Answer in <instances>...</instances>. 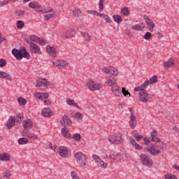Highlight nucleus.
<instances>
[{
	"label": "nucleus",
	"instance_id": "nucleus-51",
	"mask_svg": "<svg viewBox=\"0 0 179 179\" xmlns=\"http://www.w3.org/2000/svg\"><path fill=\"white\" fill-rule=\"evenodd\" d=\"M38 4V3L37 1L31 2L29 3V8H31V9H34Z\"/></svg>",
	"mask_w": 179,
	"mask_h": 179
},
{
	"label": "nucleus",
	"instance_id": "nucleus-47",
	"mask_svg": "<svg viewBox=\"0 0 179 179\" xmlns=\"http://www.w3.org/2000/svg\"><path fill=\"white\" fill-rule=\"evenodd\" d=\"M134 138H135L136 141H137V142H139L140 139H142V138H143V136L141 135V134L139 133H135L133 134Z\"/></svg>",
	"mask_w": 179,
	"mask_h": 179
},
{
	"label": "nucleus",
	"instance_id": "nucleus-40",
	"mask_svg": "<svg viewBox=\"0 0 179 179\" xmlns=\"http://www.w3.org/2000/svg\"><path fill=\"white\" fill-rule=\"evenodd\" d=\"M17 100L20 106H24L27 103V100L23 97H19Z\"/></svg>",
	"mask_w": 179,
	"mask_h": 179
},
{
	"label": "nucleus",
	"instance_id": "nucleus-56",
	"mask_svg": "<svg viewBox=\"0 0 179 179\" xmlns=\"http://www.w3.org/2000/svg\"><path fill=\"white\" fill-rule=\"evenodd\" d=\"M3 175L6 178H9V177H10L12 176V173H10L9 170H7V171H6L5 172L3 173Z\"/></svg>",
	"mask_w": 179,
	"mask_h": 179
},
{
	"label": "nucleus",
	"instance_id": "nucleus-22",
	"mask_svg": "<svg viewBox=\"0 0 179 179\" xmlns=\"http://www.w3.org/2000/svg\"><path fill=\"white\" fill-rule=\"evenodd\" d=\"M150 136L152 142H155L156 143L160 142V138L157 137V131L156 130H153L152 132L150 133Z\"/></svg>",
	"mask_w": 179,
	"mask_h": 179
},
{
	"label": "nucleus",
	"instance_id": "nucleus-18",
	"mask_svg": "<svg viewBox=\"0 0 179 179\" xmlns=\"http://www.w3.org/2000/svg\"><path fill=\"white\" fill-rule=\"evenodd\" d=\"M62 135L66 139H72V135L69 133L68 127L65 126L62 129Z\"/></svg>",
	"mask_w": 179,
	"mask_h": 179
},
{
	"label": "nucleus",
	"instance_id": "nucleus-10",
	"mask_svg": "<svg viewBox=\"0 0 179 179\" xmlns=\"http://www.w3.org/2000/svg\"><path fill=\"white\" fill-rule=\"evenodd\" d=\"M50 85H51V83L50 81H47V79L39 78L36 80V87H41V86L47 87V86H50Z\"/></svg>",
	"mask_w": 179,
	"mask_h": 179
},
{
	"label": "nucleus",
	"instance_id": "nucleus-28",
	"mask_svg": "<svg viewBox=\"0 0 179 179\" xmlns=\"http://www.w3.org/2000/svg\"><path fill=\"white\" fill-rule=\"evenodd\" d=\"M130 143L136 150H142V149H143V148L141 145L138 144L134 139L130 141Z\"/></svg>",
	"mask_w": 179,
	"mask_h": 179
},
{
	"label": "nucleus",
	"instance_id": "nucleus-15",
	"mask_svg": "<svg viewBox=\"0 0 179 179\" xmlns=\"http://www.w3.org/2000/svg\"><path fill=\"white\" fill-rule=\"evenodd\" d=\"M22 127H24L25 131H29V129H31V128H33V121H31V120L30 119L24 120L22 122Z\"/></svg>",
	"mask_w": 179,
	"mask_h": 179
},
{
	"label": "nucleus",
	"instance_id": "nucleus-32",
	"mask_svg": "<svg viewBox=\"0 0 179 179\" xmlns=\"http://www.w3.org/2000/svg\"><path fill=\"white\" fill-rule=\"evenodd\" d=\"M22 58H26V59H30L31 58L30 54L26 50V48H22Z\"/></svg>",
	"mask_w": 179,
	"mask_h": 179
},
{
	"label": "nucleus",
	"instance_id": "nucleus-52",
	"mask_svg": "<svg viewBox=\"0 0 179 179\" xmlns=\"http://www.w3.org/2000/svg\"><path fill=\"white\" fill-rule=\"evenodd\" d=\"M165 179H177V176L173 175V174H167L164 176Z\"/></svg>",
	"mask_w": 179,
	"mask_h": 179
},
{
	"label": "nucleus",
	"instance_id": "nucleus-17",
	"mask_svg": "<svg viewBox=\"0 0 179 179\" xmlns=\"http://www.w3.org/2000/svg\"><path fill=\"white\" fill-rule=\"evenodd\" d=\"M15 117L10 116L6 124V127H7L8 129H11L13 127H15Z\"/></svg>",
	"mask_w": 179,
	"mask_h": 179
},
{
	"label": "nucleus",
	"instance_id": "nucleus-29",
	"mask_svg": "<svg viewBox=\"0 0 179 179\" xmlns=\"http://www.w3.org/2000/svg\"><path fill=\"white\" fill-rule=\"evenodd\" d=\"M129 124L130 125V128H131V129H134V128L136 127V124H137L136 116L130 117V121Z\"/></svg>",
	"mask_w": 179,
	"mask_h": 179
},
{
	"label": "nucleus",
	"instance_id": "nucleus-49",
	"mask_svg": "<svg viewBox=\"0 0 179 179\" xmlns=\"http://www.w3.org/2000/svg\"><path fill=\"white\" fill-rule=\"evenodd\" d=\"M17 29H23V27H24V22H23V21L18 20L17 22Z\"/></svg>",
	"mask_w": 179,
	"mask_h": 179
},
{
	"label": "nucleus",
	"instance_id": "nucleus-24",
	"mask_svg": "<svg viewBox=\"0 0 179 179\" xmlns=\"http://www.w3.org/2000/svg\"><path fill=\"white\" fill-rule=\"evenodd\" d=\"M112 92L114 93L115 96H122V92H121V88L118 86V85H115L112 88Z\"/></svg>",
	"mask_w": 179,
	"mask_h": 179
},
{
	"label": "nucleus",
	"instance_id": "nucleus-4",
	"mask_svg": "<svg viewBox=\"0 0 179 179\" xmlns=\"http://www.w3.org/2000/svg\"><path fill=\"white\" fill-rule=\"evenodd\" d=\"M88 89L94 92V90H100L101 89V83H96V82L93 80L88 81L87 83Z\"/></svg>",
	"mask_w": 179,
	"mask_h": 179
},
{
	"label": "nucleus",
	"instance_id": "nucleus-45",
	"mask_svg": "<svg viewBox=\"0 0 179 179\" xmlns=\"http://www.w3.org/2000/svg\"><path fill=\"white\" fill-rule=\"evenodd\" d=\"M15 16L20 17V16H24V11L23 10H17L15 12Z\"/></svg>",
	"mask_w": 179,
	"mask_h": 179
},
{
	"label": "nucleus",
	"instance_id": "nucleus-50",
	"mask_svg": "<svg viewBox=\"0 0 179 179\" xmlns=\"http://www.w3.org/2000/svg\"><path fill=\"white\" fill-rule=\"evenodd\" d=\"M111 163H114L115 162V152H110L109 155Z\"/></svg>",
	"mask_w": 179,
	"mask_h": 179
},
{
	"label": "nucleus",
	"instance_id": "nucleus-19",
	"mask_svg": "<svg viewBox=\"0 0 179 179\" xmlns=\"http://www.w3.org/2000/svg\"><path fill=\"white\" fill-rule=\"evenodd\" d=\"M34 96L36 99H38V100H45V99H48V94L44 93V92H36L34 94Z\"/></svg>",
	"mask_w": 179,
	"mask_h": 179
},
{
	"label": "nucleus",
	"instance_id": "nucleus-64",
	"mask_svg": "<svg viewBox=\"0 0 179 179\" xmlns=\"http://www.w3.org/2000/svg\"><path fill=\"white\" fill-rule=\"evenodd\" d=\"M143 141L145 145H149V143H150V141H149V138H144Z\"/></svg>",
	"mask_w": 179,
	"mask_h": 179
},
{
	"label": "nucleus",
	"instance_id": "nucleus-23",
	"mask_svg": "<svg viewBox=\"0 0 179 179\" xmlns=\"http://www.w3.org/2000/svg\"><path fill=\"white\" fill-rule=\"evenodd\" d=\"M41 6H40L38 3L37 6L34 9L36 10V12H41L42 13H51V12L53 11L52 8L49 10H43V9H41Z\"/></svg>",
	"mask_w": 179,
	"mask_h": 179
},
{
	"label": "nucleus",
	"instance_id": "nucleus-46",
	"mask_svg": "<svg viewBox=\"0 0 179 179\" xmlns=\"http://www.w3.org/2000/svg\"><path fill=\"white\" fill-rule=\"evenodd\" d=\"M82 136H80V134H74L73 135V139L76 141V142H79L80 141Z\"/></svg>",
	"mask_w": 179,
	"mask_h": 179
},
{
	"label": "nucleus",
	"instance_id": "nucleus-58",
	"mask_svg": "<svg viewBox=\"0 0 179 179\" xmlns=\"http://www.w3.org/2000/svg\"><path fill=\"white\" fill-rule=\"evenodd\" d=\"M122 94H124V96H131V93H129V92L127 91V90H125V88L122 87Z\"/></svg>",
	"mask_w": 179,
	"mask_h": 179
},
{
	"label": "nucleus",
	"instance_id": "nucleus-16",
	"mask_svg": "<svg viewBox=\"0 0 179 179\" xmlns=\"http://www.w3.org/2000/svg\"><path fill=\"white\" fill-rule=\"evenodd\" d=\"M69 153V152L68 151V148H66L65 146H61L59 148V155L62 157H64V158L68 157Z\"/></svg>",
	"mask_w": 179,
	"mask_h": 179
},
{
	"label": "nucleus",
	"instance_id": "nucleus-62",
	"mask_svg": "<svg viewBox=\"0 0 179 179\" xmlns=\"http://www.w3.org/2000/svg\"><path fill=\"white\" fill-rule=\"evenodd\" d=\"M76 118H78V120H82L83 118V115L80 113H77L75 115Z\"/></svg>",
	"mask_w": 179,
	"mask_h": 179
},
{
	"label": "nucleus",
	"instance_id": "nucleus-57",
	"mask_svg": "<svg viewBox=\"0 0 179 179\" xmlns=\"http://www.w3.org/2000/svg\"><path fill=\"white\" fill-rule=\"evenodd\" d=\"M151 37H152V34L150 32H146L144 36L145 40H150Z\"/></svg>",
	"mask_w": 179,
	"mask_h": 179
},
{
	"label": "nucleus",
	"instance_id": "nucleus-35",
	"mask_svg": "<svg viewBox=\"0 0 179 179\" xmlns=\"http://www.w3.org/2000/svg\"><path fill=\"white\" fill-rule=\"evenodd\" d=\"M113 20L116 23H117V24L122 22V17H121V15H114Z\"/></svg>",
	"mask_w": 179,
	"mask_h": 179
},
{
	"label": "nucleus",
	"instance_id": "nucleus-20",
	"mask_svg": "<svg viewBox=\"0 0 179 179\" xmlns=\"http://www.w3.org/2000/svg\"><path fill=\"white\" fill-rule=\"evenodd\" d=\"M75 34H76V31L74 29H69L64 32V37H65V38H71L73 37Z\"/></svg>",
	"mask_w": 179,
	"mask_h": 179
},
{
	"label": "nucleus",
	"instance_id": "nucleus-36",
	"mask_svg": "<svg viewBox=\"0 0 179 179\" xmlns=\"http://www.w3.org/2000/svg\"><path fill=\"white\" fill-rule=\"evenodd\" d=\"M171 66H174V62H171L170 60L164 62V67L169 69V68H171Z\"/></svg>",
	"mask_w": 179,
	"mask_h": 179
},
{
	"label": "nucleus",
	"instance_id": "nucleus-33",
	"mask_svg": "<svg viewBox=\"0 0 179 179\" xmlns=\"http://www.w3.org/2000/svg\"><path fill=\"white\" fill-rule=\"evenodd\" d=\"M97 16H99L100 17H103V19L105 20L106 23H111V19L108 15L103 14V13H98Z\"/></svg>",
	"mask_w": 179,
	"mask_h": 179
},
{
	"label": "nucleus",
	"instance_id": "nucleus-53",
	"mask_svg": "<svg viewBox=\"0 0 179 179\" xmlns=\"http://www.w3.org/2000/svg\"><path fill=\"white\" fill-rule=\"evenodd\" d=\"M6 66V60L5 59H0V68Z\"/></svg>",
	"mask_w": 179,
	"mask_h": 179
},
{
	"label": "nucleus",
	"instance_id": "nucleus-3",
	"mask_svg": "<svg viewBox=\"0 0 179 179\" xmlns=\"http://www.w3.org/2000/svg\"><path fill=\"white\" fill-rule=\"evenodd\" d=\"M140 159L144 166H146L147 167H152V166H153L152 159H150L148 155L141 154L140 155Z\"/></svg>",
	"mask_w": 179,
	"mask_h": 179
},
{
	"label": "nucleus",
	"instance_id": "nucleus-55",
	"mask_svg": "<svg viewBox=\"0 0 179 179\" xmlns=\"http://www.w3.org/2000/svg\"><path fill=\"white\" fill-rule=\"evenodd\" d=\"M30 40L31 41H38V40H40V38H38L37 36L36 35H31L30 36Z\"/></svg>",
	"mask_w": 179,
	"mask_h": 179
},
{
	"label": "nucleus",
	"instance_id": "nucleus-39",
	"mask_svg": "<svg viewBox=\"0 0 179 179\" xmlns=\"http://www.w3.org/2000/svg\"><path fill=\"white\" fill-rule=\"evenodd\" d=\"M157 83V76H153L149 80V85H155Z\"/></svg>",
	"mask_w": 179,
	"mask_h": 179
},
{
	"label": "nucleus",
	"instance_id": "nucleus-12",
	"mask_svg": "<svg viewBox=\"0 0 179 179\" xmlns=\"http://www.w3.org/2000/svg\"><path fill=\"white\" fill-rule=\"evenodd\" d=\"M60 124L63 126L67 125V127H71L72 125V120H71L68 115H64L60 121Z\"/></svg>",
	"mask_w": 179,
	"mask_h": 179
},
{
	"label": "nucleus",
	"instance_id": "nucleus-11",
	"mask_svg": "<svg viewBox=\"0 0 179 179\" xmlns=\"http://www.w3.org/2000/svg\"><path fill=\"white\" fill-rule=\"evenodd\" d=\"M143 18L146 22L148 30H150V31H152V29H154L155 24H154L153 21H152V19H150L148 15H143Z\"/></svg>",
	"mask_w": 179,
	"mask_h": 179
},
{
	"label": "nucleus",
	"instance_id": "nucleus-60",
	"mask_svg": "<svg viewBox=\"0 0 179 179\" xmlns=\"http://www.w3.org/2000/svg\"><path fill=\"white\" fill-rule=\"evenodd\" d=\"M99 164L101 167H103V169H107V164L105 163L103 161L100 160Z\"/></svg>",
	"mask_w": 179,
	"mask_h": 179
},
{
	"label": "nucleus",
	"instance_id": "nucleus-6",
	"mask_svg": "<svg viewBox=\"0 0 179 179\" xmlns=\"http://www.w3.org/2000/svg\"><path fill=\"white\" fill-rule=\"evenodd\" d=\"M102 71L104 73H109L110 75H113V76H117V75H118V70L113 66L103 67L102 69Z\"/></svg>",
	"mask_w": 179,
	"mask_h": 179
},
{
	"label": "nucleus",
	"instance_id": "nucleus-43",
	"mask_svg": "<svg viewBox=\"0 0 179 179\" xmlns=\"http://www.w3.org/2000/svg\"><path fill=\"white\" fill-rule=\"evenodd\" d=\"M104 2H106V0H99V8L100 12L104 9Z\"/></svg>",
	"mask_w": 179,
	"mask_h": 179
},
{
	"label": "nucleus",
	"instance_id": "nucleus-54",
	"mask_svg": "<svg viewBox=\"0 0 179 179\" xmlns=\"http://www.w3.org/2000/svg\"><path fill=\"white\" fill-rule=\"evenodd\" d=\"M12 0H4L3 1L0 2V8H2V6H5V5H8Z\"/></svg>",
	"mask_w": 179,
	"mask_h": 179
},
{
	"label": "nucleus",
	"instance_id": "nucleus-44",
	"mask_svg": "<svg viewBox=\"0 0 179 179\" xmlns=\"http://www.w3.org/2000/svg\"><path fill=\"white\" fill-rule=\"evenodd\" d=\"M29 142V140L26 138H21L18 140L19 145H25V143H27Z\"/></svg>",
	"mask_w": 179,
	"mask_h": 179
},
{
	"label": "nucleus",
	"instance_id": "nucleus-34",
	"mask_svg": "<svg viewBox=\"0 0 179 179\" xmlns=\"http://www.w3.org/2000/svg\"><path fill=\"white\" fill-rule=\"evenodd\" d=\"M120 13L123 16H129V9L128 7H124L121 9Z\"/></svg>",
	"mask_w": 179,
	"mask_h": 179
},
{
	"label": "nucleus",
	"instance_id": "nucleus-14",
	"mask_svg": "<svg viewBox=\"0 0 179 179\" xmlns=\"http://www.w3.org/2000/svg\"><path fill=\"white\" fill-rule=\"evenodd\" d=\"M107 86H110V87L113 88L115 86H117V81L115 80V78L113 76H109L106 82Z\"/></svg>",
	"mask_w": 179,
	"mask_h": 179
},
{
	"label": "nucleus",
	"instance_id": "nucleus-38",
	"mask_svg": "<svg viewBox=\"0 0 179 179\" xmlns=\"http://www.w3.org/2000/svg\"><path fill=\"white\" fill-rule=\"evenodd\" d=\"M149 86V80H146L143 84L140 85V87L141 88V92H146L145 89H146Z\"/></svg>",
	"mask_w": 179,
	"mask_h": 179
},
{
	"label": "nucleus",
	"instance_id": "nucleus-1",
	"mask_svg": "<svg viewBox=\"0 0 179 179\" xmlns=\"http://www.w3.org/2000/svg\"><path fill=\"white\" fill-rule=\"evenodd\" d=\"M165 148L166 144L162 141H159L155 145H150V148L147 149V150L152 156H157V155H160V153H162V150L163 152Z\"/></svg>",
	"mask_w": 179,
	"mask_h": 179
},
{
	"label": "nucleus",
	"instance_id": "nucleus-2",
	"mask_svg": "<svg viewBox=\"0 0 179 179\" xmlns=\"http://www.w3.org/2000/svg\"><path fill=\"white\" fill-rule=\"evenodd\" d=\"M74 157L76 158L77 163L82 166V167L86 166L87 163V157L82 152H78L74 154Z\"/></svg>",
	"mask_w": 179,
	"mask_h": 179
},
{
	"label": "nucleus",
	"instance_id": "nucleus-13",
	"mask_svg": "<svg viewBox=\"0 0 179 179\" xmlns=\"http://www.w3.org/2000/svg\"><path fill=\"white\" fill-rule=\"evenodd\" d=\"M23 52L22 49V50H17L16 48L13 49L12 54L14 55V57L16 58V59H18L20 61L23 58V56L22 55Z\"/></svg>",
	"mask_w": 179,
	"mask_h": 179
},
{
	"label": "nucleus",
	"instance_id": "nucleus-42",
	"mask_svg": "<svg viewBox=\"0 0 179 179\" xmlns=\"http://www.w3.org/2000/svg\"><path fill=\"white\" fill-rule=\"evenodd\" d=\"M82 36L85 41H87V43H90V36H89V34L82 32Z\"/></svg>",
	"mask_w": 179,
	"mask_h": 179
},
{
	"label": "nucleus",
	"instance_id": "nucleus-5",
	"mask_svg": "<svg viewBox=\"0 0 179 179\" xmlns=\"http://www.w3.org/2000/svg\"><path fill=\"white\" fill-rule=\"evenodd\" d=\"M109 142L110 143H113V145H120V143H122L124 142V139H122V137L119 136H110L108 138Z\"/></svg>",
	"mask_w": 179,
	"mask_h": 179
},
{
	"label": "nucleus",
	"instance_id": "nucleus-27",
	"mask_svg": "<svg viewBox=\"0 0 179 179\" xmlns=\"http://www.w3.org/2000/svg\"><path fill=\"white\" fill-rule=\"evenodd\" d=\"M66 103L69 106H73V107H76V108L80 110V107H79L78 103L75 102V100L69 98L66 99Z\"/></svg>",
	"mask_w": 179,
	"mask_h": 179
},
{
	"label": "nucleus",
	"instance_id": "nucleus-59",
	"mask_svg": "<svg viewBox=\"0 0 179 179\" xmlns=\"http://www.w3.org/2000/svg\"><path fill=\"white\" fill-rule=\"evenodd\" d=\"M38 41V43L41 44V45H45V44H47V41L43 38H40Z\"/></svg>",
	"mask_w": 179,
	"mask_h": 179
},
{
	"label": "nucleus",
	"instance_id": "nucleus-8",
	"mask_svg": "<svg viewBox=\"0 0 179 179\" xmlns=\"http://www.w3.org/2000/svg\"><path fill=\"white\" fill-rule=\"evenodd\" d=\"M27 43L29 44L30 45L29 49L31 51V52H34V54H41V51L40 50V47H38L37 44L33 42H30V41L29 40H27Z\"/></svg>",
	"mask_w": 179,
	"mask_h": 179
},
{
	"label": "nucleus",
	"instance_id": "nucleus-7",
	"mask_svg": "<svg viewBox=\"0 0 179 179\" xmlns=\"http://www.w3.org/2000/svg\"><path fill=\"white\" fill-rule=\"evenodd\" d=\"M53 65L57 66L59 69H65L68 66V62L66 60H56L53 62Z\"/></svg>",
	"mask_w": 179,
	"mask_h": 179
},
{
	"label": "nucleus",
	"instance_id": "nucleus-61",
	"mask_svg": "<svg viewBox=\"0 0 179 179\" xmlns=\"http://www.w3.org/2000/svg\"><path fill=\"white\" fill-rule=\"evenodd\" d=\"M92 157H93L94 160H95V162H96V163H99V162H100V160H101L100 159V157L99 156L96 155H94L92 156Z\"/></svg>",
	"mask_w": 179,
	"mask_h": 179
},
{
	"label": "nucleus",
	"instance_id": "nucleus-9",
	"mask_svg": "<svg viewBox=\"0 0 179 179\" xmlns=\"http://www.w3.org/2000/svg\"><path fill=\"white\" fill-rule=\"evenodd\" d=\"M138 99L142 103H148L149 102V94L146 91H140Z\"/></svg>",
	"mask_w": 179,
	"mask_h": 179
},
{
	"label": "nucleus",
	"instance_id": "nucleus-31",
	"mask_svg": "<svg viewBox=\"0 0 179 179\" xmlns=\"http://www.w3.org/2000/svg\"><path fill=\"white\" fill-rule=\"evenodd\" d=\"M23 113H17L15 116V122L18 124H22V121H23Z\"/></svg>",
	"mask_w": 179,
	"mask_h": 179
},
{
	"label": "nucleus",
	"instance_id": "nucleus-30",
	"mask_svg": "<svg viewBox=\"0 0 179 179\" xmlns=\"http://www.w3.org/2000/svg\"><path fill=\"white\" fill-rule=\"evenodd\" d=\"M71 13H72L74 17H79L82 11L79 8H73L71 10Z\"/></svg>",
	"mask_w": 179,
	"mask_h": 179
},
{
	"label": "nucleus",
	"instance_id": "nucleus-48",
	"mask_svg": "<svg viewBox=\"0 0 179 179\" xmlns=\"http://www.w3.org/2000/svg\"><path fill=\"white\" fill-rule=\"evenodd\" d=\"M131 29L133 30L139 31V30H143V29H145V27H141V25L139 24H136V25H133L131 27Z\"/></svg>",
	"mask_w": 179,
	"mask_h": 179
},
{
	"label": "nucleus",
	"instance_id": "nucleus-26",
	"mask_svg": "<svg viewBox=\"0 0 179 179\" xmlns=\"http://www.w3.org/2000/svg\"><path fill=\"white\" fill-rule=\"evenodd\" d=\"M10 160V155L8 153L0 154L1 162H9Z\"/></svg>",
	"mask_w": 179,
	"mask_h": 179
},
{
	"label": "nucleus",
	"instance_id": "nucleus-41",
	"mask_svg": "<svg viewBox=\"0 0 179 179\" xmlns=\"http://www.w3.org/2000/svg\"><path fill=\"white\" fill-rule=\"evenodd\" d=\"M55 17V14L50 13V14H46L44 15L45 20H50V19H52Z\"/></svg>",
	"mask_w": 179,
	"mask_h": 179
},
{
	"label": "nucleus",
	"instance_id": "nucleus-25",
	"mask_svg": "<svg viewBox=\"0 0 179 179\" xmlns=\"http://www.w3.org/2000/svg\"><path fill=\"white\" fill-rule=\"evenodd\" d=\"M0 78L1 79H6V80H12V76L5 71H0Z\"/></svg>",
	"mask_w": 179,
	"mask_h": 179
},
{
	"label": "nucleus",
	"instance_id": "nucleus-21",
	"mask_svg": "<svg viewBox=\"0 0 179 179\" xmlns=\"http://www.w3.org/2000/svg\"><path fill=\"white\" fill-rule=\"evenodd\" d=\"M46 51L50 54V56L53 57V58H55L57 57V52L55 51V48L52 46H47Z\"/></svg>",
	"mask_w": 179,
	"mask_h": 179
},
{
	"label": "nucleus",
	"instance_id": "nucleus-37",
	"mask_svg": "<svg viewBox=\"0 0 179 179\" xmlns=\"http://www.w3.org/2000/svg\"><path fill=\"white\" fill-rule=\"evenodd\" d=\"M51 114V109L45 108L42 110V115L43 117H48Z\"/></svg>",
	"mask_w": 179,
	"mask_h": 179
},
{
	"label": "nucleus",
	"instance_id": "nucleus-63",
	"mask_svg": "<svg viewBox=\"0 0 179 179\" xmlns=\"http://www.w3.org/2000/svg\"><path fill=\"white\" fill-rule=\"evenodd\" d=\"M88 13H90V15H96L97 16V14L100 13L97 12L96 10H88Z\"/></svg>",
	"mask_w": 179,
	"mask_h": 179
}]
</instances>
